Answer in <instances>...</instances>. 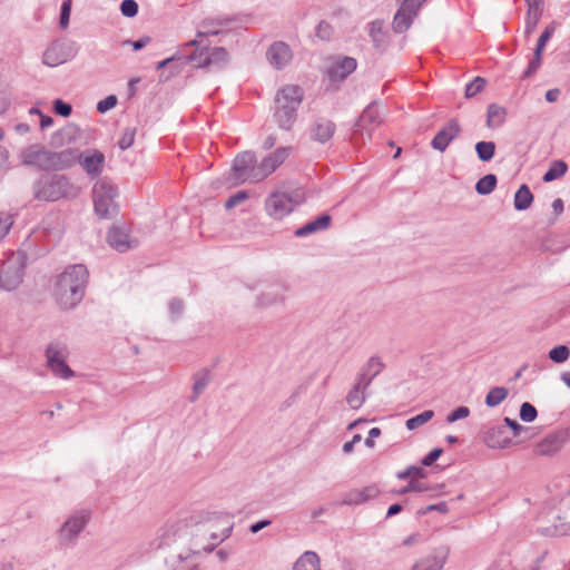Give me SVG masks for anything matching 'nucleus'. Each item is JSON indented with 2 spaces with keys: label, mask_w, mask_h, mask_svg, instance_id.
I'll return each mask as SVG.
<instances>
[{
  "label": "nucleus",
  "mask_w": 570,
  "mask_h": 570,
  "mask_svg": "<svg viewBox=\"0 0 570 570\" xmlns=\"http://www.w3.org/2000/svg\"><path fill=\"white\" fill-rule=\"evenodd\" d=\"M88 278L89 272L83 264L70 265L57 277L53 297L61 309H72L82 301Z\"/></svg>",
  "instance_id": "obj_1"
},
{
  "label": "nucleus",
  "mask_w": 570,
  "mask_h": 570,
  "mask_svg": "<svg viewBox=\"0 0 570 570\" xmlns=\"http://www.w3.org/2000/svg\"><path fill=\"white\" fill-rule=\"evenodd\" d=\"M33 198L39 202H58L73 199L80 194V188L71 183L69 177L59 174L43 175L32 186Z\"/></svg>",
  "instance_id": "obj_2"
},
{
  "label": "nucleus",
  "mask_w": 570,
  "mask_h": 570,
  "mask_svg": "<svg viewBox=\"0 0 570 570\" xmlns=\"http://www.w3.org/2000/svg\"><path fill=\"white\" fill-rule=\"evenodd\" d=\"M302 100L303 90L297 85H287L277 91L274 118L279 128L289 130L293 127Z\"/></svg>",
  "instance_id": "obj_3"
},
{
  "label": "nucleus",
  "mask_w": 570,
  "mask_h": 570,
  "mask_svg": "<svg viewBox=\"0 0 570 570\" xmlns=\"http://www.w3.org/2000/svg\"><path fill=\"white\" fill-rule=\"evenodd\" d=\"M117 196V187L111 180L107 178L97 180L92 187V202L95 213L100 218L111 217L118 210L117 204L115 202Z\"/></svg>",
  "instance_id": "obj_4"
},
{
  "label": "nucleus",
  "mask_w": 570,
  "mask_h": 570,
  "mask_svg": "<svg viewBox=\"0 0 570 570\" xmlns=\"http://www.w3.org/2000/svg\"><path fill=\"white\" fill-rule=\"evenodd\" d=\"M68 355L67 345L60 342L50 343L46 348L48 367L53 375L62 380H69L75 376V372L66 362Z\"/></svg>",
  "instance_id": "obj_5"
},
{
  "label": "nucleus",
  "mask_w": 570,
  "mask_h": 570,
  "mask_svg": "<svg viewBox=\"0 0 570 570\" xmlns=\"http://www.w3.org/2000/svg\"><path fill=\"white\" fill-rule=\"evenodd\" d=\"M301 203V198L276 190L271 193L266 198L265 210L269 217L279 220L289 215Z\"/></svg>",
  "instance_id": "obj_6"
},
{
  "label": "nucleus",
  "mask_w": 570,
  "mask_h": 570,
  "mask_svg": "<svg viewBox=\"0 0 570 570\" xmlns=\"http://www.w3.org/2000/svg\"><path fill=\"white\" fill-rule=\"evenodd\" d=\"M357 67L356 59L352 57L334 58L325 70V77L334 88L344 81Z\"/></svg>",
  "instance_id": "obj_7"
},
{
  "label": "nucleus",
  "mask_w": 570,
  "mask_h": 570,
  "mask_svg": "<svg viewBox=\"0 0 570 570\" xmlns=\"http://www.w3.org/2000/svg\"><path fill=\"white\" fill-rule=\"evenodd\" d=\"M233 170L235 177L242 181L258 183L254 176H257L258 166L256 165V157L252 151H244L237 155L234 159Z\"/></svg>",
  "instance_id": "obj_8"
},
{
  "label": "nucleus",
  "mask_w": 570,
  "mask_h": 570,
  "mask_svg": "<svg viewBox=\"0 0 570 570\" xmlns=\"http://www.w3.org/2000/svg\"><path fill=\"white\" fill-rule=\"evenodd\" d=\"M426 0H404L393 19V29L397 33L406 31Z\"/></svg>",
  "instance_id": "obj_9"
},
{
  "label": "nucleus",
  "mask_w": 570,
  "mask_h": 570,
  "mask_svg": "<svg viewBox=\"0 0 570 570\" xmlns=\"http://www.w3.org/2000/svg\"><path fill=\"white\" fill-rule=\"evenodd\" d=\"M23 266L16 259L6 261L0 267V287L4 291L16 289L22 282Z\"/></svg>",
  "instance_id": "obj_10"
},
{
  "label": "nucleus",
  "mask_w": 570,
  "mask_h": 570,
  "mask_svg": "<svg viewBox=\"0 0 570 570\" xmlns=\"http://www.w3.org/2000/svg\"><path fill=\"white\" fill-rule=\"evenodd\" d=\"M91 518V512L88 509H81L71 514L62 524L60 537L63 540H73L87 525Z\"/></svg>",
  "instance_id": "obj_11"
},
{
  "label": "nucleus",
  "mask_w": 570,
  "mask_h": 570,
  "mask_svg": "<svg viewBox=\"0 0 570 570\" xmlns=\"http://www.w3.org/2000/svg\"><path fill=\"white\" fill-rule=\"evenodd\" d=\"M105 160V155L98 149L78 151L77 161L90 178H96L102 173Z\"/></svg>",
  "instance_id": "obj_12"
},
{
  "label": "nucleus",
  "mask_w": 570,
  "mask_h": 570,
  "mask_svg": "<svg viewBox=\"0 0 570 570\" xmlns=\"http://www.w3.org/2000/svg\"><path fill=\"white\" fill-rule=\"evenodd\" d=\"M382 124V115L379 111L375 101L371 102L362 112L354 126V134L366 132L371 137L372 132Z\"/></svg>",
  "instance_id": "obj_13"
},
{
  "label": "nucleus",
  "mask_w": 570,
  "mask_h": 570,
  "mask_svg": "<svg viewBox=\"0 0 570 570\" xmlns=\"http://www.w3.org/2000/svg\"><path fill=\"white\" fill-rule=\"evenodd\" d=\"M291 147L277 148L273 154L266 156L258 165L257 176H254L259 181L264 180L273 174L289 156Z\"/></svg>",
  "instance_id": "obj_14"
},
{
  "label": "nucleus",
  "mask_w": 570,
  "mask_h": 570,
  "mask_svg": "<svg viewBox=\"0 0 570 570\" xmlns=\"http://www.w3.org/2000/svg\"><path fill=\"white\" fill-rule=\"evenodd\" d=\"M228 59V52L225 48L216 47L213 48L210 51H199L194 52L190 56H186L185 60L189 62H195V67L197 68H204L212 65H219L226 62Z\"/></svg>",
  "instance_id": "obj_15"
},
{
  "label": "nucleus",
  "mask_w": 570,
  "mask_h": 570,
  "mask_svg": "<svg viewBox=\"0 0 570 570\" xmlns=\"http://www.w3.org/2000/svg\"><path fill=\"white\" fill-rule=\"evenodd\" d=\"M461 134V126L458 119H450L444 127H442L431 141V147L440 153L446 150L451 141L458 138Z\"/></svg>",
  "instance_id": "obj_16"
},
{
  "label": "nucleus",
  "mask_w": 570,
  "mask_h": 570,
  "mask_svg": "<svg viewBox=\"0 0 570 570\" xmlns=\"http://www.w3.org/2000/svg\"><path fill=\"white\" fill-rule=\"evenodd\" d=\"M202 521L205 523H222L225 525L219 533L215 531L209 533V538L217 544L232 535L234 523L232 522V515L228 513L206 512Z\"/></svg>",
  "instance_id": "obj_17"
},
{
  "label": "nucleus",
  "mask_w": 570,
  "mask_h": 570,
  "mask_svg": "<svg viewBox=\"0 0 570 570\" xmlns=\"http://www.w3.org/2000/svg\"><path fill=\"white\" fill-rule=\"evenodd\" d=\"M381 494V489L377 484L372 483L363 488L352 489L346 492L342 499L343 505H360L365 504Z\"/></svg>",
  "instance_id": "obj_18"
},
{
  "label": "nucleus",
  "mask_w": 570,
  "mask_h": 570,
  "mask_svg": "<svg viewBox=\"0 0 570 570\" xmlns=\"http://www.w3.org/2000/svg\"><path fill=\"white\" fill-rule=\"evenodd\" d=\"M449 554V547L435 548L429 556L416 561L411 570H442Z\"/></svg>",
  "instance_id": "obj_19"
},
{
  "label": "nucleus",
  "mask_w": 570,
  "mask_h": 570,
  "mask_svg": "<svg viewBox=\"0 0 570 570\" xmlns=\"http://www.w3.org/2000/svg\"><path fill=\"white\" fill-rule=\"evenodd\" d=\"M78 158V149H63L61 151H52L49 155V161L46 171H60L71 168Z\"/></svg>",
  "instance_id": "obj_20"
},
{
  "label": "nucleus",
  "mask_w": 570,
  "mask_h": 570,
  "mask_svg": "<svg viewBox=\"0 0 570 570\" xmlns=\"http://www.w3.org/2000/svg\"><path fill=\"white\" fill-rule=\"evenodd\" d=\"M51 150L46 149L41 145H31L21 151V160L23 165L36 166L41 170H46Z\"/></svg>",
  "instance_id": "obj_21"
},
{
  "label": "nucleus",
  "mask_w": 570,
  "mask_h": 570,
  "mask_svg": "<svg viewBox=\"0 0 570 570\" xmlns=\"http://www.w3.org/2000/svg\"><path fill=\"white\" fill-rule=\"evenodd\" d=\"M336 130L334 121L318 117L309 126V136L313 141L325 144L332 139Z\"/></svg>",
  "instance_id": "obj_22"
},
{
  "label": "nucleus",
  "mask_w": 570,
  "mask_h": 570,
  "mask_svg": "<svg viewBox=\"0 0 570 570\" xmlns=\"http://www.w3.org/2000/svg\"><path fill=\"white\" fill-rule=\"evenodd\" d=\"M107 243L119 253H125L136 246L125 227L112 226L107 234Z\"/></svg>",
  "instance_id": "obj_23"
},
{
  "label": "nucleus",
  "mask_w": 570,
  "mask_h": 570,
  "mask_svg": "<svg viewBox=\"0 0 570 570\" xmlns=\"http://www.w3.org/2000/svg\"><path fill=\"white\" fill-rule=\"evenodd\" d=\"M484 442L491 449H505L512 444V436L505 425H494L484 433Z\"/></svg>",
  "instance_id": "obj_24"
},
{
  "label": "nucleus",
  "mask_w": 570,
  "mask_h": 570,
  "mask_svg": "<svg viewBox=\"0 0 570 570\" xmlns=\"http://www.w3.org/2000/svg\"><path fill=\"white\" fill-rule=\"evenodd\" d=\"M292 58L293 53L289 46L283 41L274 42L267 51V59L269 63L277 69H282L289 63Z\"/></svg>",
  "instance_id": "obj_25"
},
{
  "label": "nucleus",
  "mask_w": 570,
  "mask_h": 570,
  "mask_svg": "<svg viewBox=\"0 0 570 570\" xmlns=\"http://www.w3.org/2000/svg\"><path fill=\"white\" fill-rule=\"evenodd\" d=\"M383 368L384 363L381 361V358L379 356H372L361 367L356 376V381L368 387L372 381L383 371Z\"/></svg>",
  "instance_id": "obj_26"
},
{
  "label": "nucleus",
  "mask_w": 570,
  "mask_h": 570,
  "mask_svg": "<svg viewBox=\"0 0 570 570\" xmlns=\"http://www.w3.org/2000/svg\"><path fill=\"white\" fill-rule=\"evenodd\" d=\"M566 439L563 432L549 434L537 444L535 452L540 455L553 454L562 448Z\"/></svg>",
  "instance_id": "obj_27"
},
{
  "label": "nucleus",
  "mask_w": 570,
  "mask_h": 570,
  "mask_svg": "<svg viewBox=\"0 0 570 570\" xmlns=\"http://www.w3.org/2000/svg\"><path fill=\"white\" fill-rule=\"evenodd\" d=\"M331 224V216L327 214L321 215L313 220L306 223L304 226L295 230L297 237H305L313 233L325 230Z\"/></svg>",
  "instance_id": "obj_28"
},
{
  "label": "nucleus",
  "mask_w": 570,
  "mask_h": 570,
  "mask_svg": "<svg viewBox=\"0 0 570 570\" xmlns=\"http://www.w3.org/2000/svg\"><path fill=\"white\" fill-rule=\"evenodd\" d=\"M67 61V55L61 43H52L46 49L42 56V62L49 67H57Z\"/></svg>",
  "instance_id": "obj_29"
},
{
  "label": "nucleus",
  "mask_w": 570,
  "mask_h": 570,
  "mask_svg": "<svg viewBox=\"0 0 570 570\" xmlns=\"http://www.w3.org/2000/svg\"><path fill=\"white\" fill-rule=\"evenodd\" d=\"M366 387L355 380L354 385L346 395V403L353 410H358L366 400Z\"/></svg>",
  "instance_id": "obj_30"
},
{
  "label": "nucleus",
  "mask_w": 570,
  "mask_h": 570,
  "mask_svg": "<svg viewBox=\"0 0 570 570\" xmlns=\"http://www.w3.org/2000/svg\"><path fill=\"white\" fill-rule=\"evenodd\" d=\"M554 528L560 534H570V495L561 502L560 514Z\"/></svg>",
  "instance_id": "obj_31"
},
{
  "label": "nucleus",
  "mask_w": 570,
  "mask_h": 570,
  "mask_svg": "<svg viewBox=\"0 0 570 570\" xmlns=\"http://www.w3.org/2000/svg\"><path fill=\"white\" fill-rule=\"evenodd\" d=\"M368 33L377 49H384L389 41L387 33L383 30V21L374 20L368 23Z\"/></svg>",
  "instance_id": "obj_32"
},
{
  "label": "nucleus",
  "mask_w": 570,
  "mask_h": 570,
  "mask_svg": "<svg viewBox=\"0 0 570 570\" xmlns=\"http://www.w3.org/2000/svg\"><path fill=\"white\" fill-rule=\"evenodd\" d=\"M294 570H321L318 556L314 551L304 552L294 563Z\"/></svg>",
  "instance_id": "obj_33"
},
{
  "label": "nucleus",
  "mask_w": 570,
  "mask_h": 570,
  "mask_svg": "<svg viewBox=\"0 0 570 570\" xmlns=\"http://www.w3.org/2000/svg\"><path fill=\"white\" fill-rule=\"evenodd\" d=\"M533 202V194L531 193L528 185L522 184L514 194V208L517 210L528 209Z\"/></svg>",
  "instance_id": "obj_34"
},
{
  "label": "nucleus",
  "mask_w": 570,
  "mask_h": 570,
  "mask_svg": "<svg viewBox=\"0 0 570 570\" xmlns=\"http://www.w3.org/2000/svg\"><path fill=\"white\" fill-rule=\"evenodd\" d=\"M228 19H205L202 22L203 31L197 32V37L216 36L222 31V27L228 23Z\"/></svg>",
  "instance_id": "obj_35"
},
{
  "label": "nucleus",
  "mask_w": 570,
  "mask_h": 570,
  "mask_svg": "<svg viewBox=\"0 0 570 570\" xmlns=\"http://www.w3.org/2000/svg\"><path fill=\"white\" fill-rule=\"evenodd\" d=\"M505 110L497 104H490L487 111L488 127H498L504 122Z\"/></svg>",
  "instance_id": "obj_36"
},
{
  "label": "nucleus",
  "mask_w": 570,
  "mask_h": 570,
  "mask_svg": "<svg viewBox=\"0 0 570 570\" xmlns=\"http://www.w3.org/2000/svg\"><path fill=\"white\" fill-rule=\"evenodd\" d=\"M568 166L563 160H554L551 163L549 169L543 175L542 179L546 183L553 181L562 177L567 173Z\"/></svg>",
  "instance_id": "obj_37"
},
{
  "label": "nucleus",
  "mask_w": 570,
  "mask_h": 570,
  "mask_svg": "<svg viewBox=\"0 0 570 570\" xmlns=\"http://www.w3.org/2000/svg\"><path fill=\"white\" fill-rule=\"evenodd\" d=\"M497 183V176L493 174H488L476 181L475 191L479 195H489L494 190Z\"/></svg>",
  "instance_id": "obj_38"
},
{
  "label": "nucleus",
  "mask_w": 570,
  "mask_h": 570,
  "mask_svg": "<svg viewBox=\"0 0 570 570\" xmlns=\"http://www.w3.org/2000/svg\"><path fill=\"white\" fill-rule=\"evenodd\" d=\"M508 394H509L508 389H505L503 386L492 387L485 396V404L489 407L498 406L500 403H502L507 399Z\"/></svg>",
  "instance_id": "obj_39"
},
{
  "label": "nucleus",
  "mask_w": 570,
  "mask_h": 570,
  "mask_svg": "<svg viewBox=\"0 0 570 570\" xmlns=\"http://www.w3.org/2000/svg\"><path fill=\"white\" fill-rule=\"evenodd\" d=\"M209 382V376L207 372L198 373L195 375V381L193 385V394L190 396V402H195L198 400L199 395L205 391Z\"/></svg>",
  "instance_id": "obj_40"
},
{
  "label": "nucleus",
  "mask_w": 570,
  "mask_h": 570,
  "mask_svg": "<svg viewBox=\"0 0 570 570\" xmlns=\"http://www.w3.org/2000/svg\"><path fill=\"white\" fill-rule=\"evenodd\" d=\"M475 151L481 161H489L495 153V144L493 141H479L475 145Z\"/></svg>",
  "instance_id": "obj_41"
},
{
  "label": "nucleus",
  "mask_w": 570,
  "mask_h": 570,
  "mask_svg": "<svg viewBox=\"0 0 570 570\" xmlns=\"http://www.w3.org/2000/svg\"><path fill=\"white\" fill-rule=\"evenodd\" d=\"M434 416V412L431 410H426L406 421V428L409 430H415L419 426L428 423Z\"/></svg>",
  "instance_id": "obj_42"
},
{
  "label": "nucleus",
  "mask_w": 570,
  "mask_h": 570,
  "mask_svg": "<svg viewBox=\"0 0 570 570\" xmlns=\"http://www.w3.org/2000/svg\"><path fill=\"white\" fill-rule=\"evenodd\" d=\"M181 529V525L179 523H174L171 525H168L166 529H164L163 534L160 535V542L159 547L169 546L175 538L177 537L179 530Z\"/></svg>",
  "instance_id": "obj_43"
},
{
  "label": "nucleus",
  "mask_w": 570,
  "mask_h": 570,
  "mask_svg": "<svg viewBox=\"0 0 570 570\" xmlns=\"http://www.w3.org/2000/svg\"><path fill=\"white\" fill-rule=\"evenodd\" d=\"M430 490L431 487L428 483L416 479H411L409 483L399 491V494H406L410 492H426Z\"/></svg>",
  "instance_id": "obj_44"
},
{
  "label": "nucleus",
  "mask_w": 570,
  "mask_h": 570,
  "mask_svg": "<svg viewBox=\"0 0 570 570\" xmlns=\"http://www.w3.org/2000/svg\"><path fill=\"white\" fill-rule=\"evenodd\" d=\"M487 85V81L482 77H475L471 82L465 86V97L472 98L481 92Z\"/></svg>",
  "instance_id": "obj_45"
},
{
  "label": "nucleus",
  "mask_w": 570,
  "mask_h": 570,
  "mask_svg": "<svg viewBox=\"0 0 570 570\" xmlns=\"http://www.w3.org/2000/svg\"><path fill=\"white\" fill-rule=\"evenodd\" d=\"M570 356V350L566 345H558L549 352V357L554 363H563Z\"/></svg>",
  "instance_id": "obj_46"
},
{
  "label": "nucleus",
  "mask_w": 570,
  "mask_h": 570,
  "mask_svg": "<svg viewBox=\"0 0 570 570\" xmlns=\"http://www.w3.org/2000/svg\"><path fill=\"white\" fill-rule=\"evenodd\" d=\"M135 136H136V129L135 128H126L118 141V146L121 150H126L128 149L129 147L132 146L134 141H135Z\"/></svg>",
  "instance_id": "obj_47"
},
{
  "label": "nucleus",
  "mask_w": 570,
  "mask_h": 570,
  "mask_svg": "<svg viewBox=\"0 0 570 570\" xmlns=\"http://www.w3.org/2000/svg\"><path fill=\"white\" fill-rule=\"evenodd\" d=\"M537 409L532 404H530L529 402L522 403L520 407V419L523 422L530 423L537 419Z\"/></svg>",
  "instance_id": "obj_48"
},
{
  "label": "nucleus",
  "mask_w": 570,
  "mask_h": 570,
  "mask_svg": "<svg viewBox=\"0 0 570 570\" xmlns=\"http://www.w3.org/2000/svg\"><path fill=\"white\" fill-rule=\"evenodd\" d=\"M120 12L127 18H132L138 13V4L135 0H122L120 3Z\"/></svg>",
  "instance_id": "obj_49"
},
{
  "label": "nucleus",
  "mask_w": 570,
  "mask_h": 570,
  "mask_svg": "<svg viewBox=\"0 0 570 570\" xmlns=\"http://www.w3.org/2000/svg\"><path fill=\"white\" fill-rule=\"evenodd\" d=\"M541 55L542 52L534 50L533 58L530 60L527 69L523 72V78H529L537 72V70L541 66Z\"/></svg>",
  "instance_id": "obj_50"
},
{
  "label": "nucleus",
  "mask_w": 570,
  "mask_h": 570,
  "mask_svg": "<svg viewBox=\"0 0 570 570\" xmlns=\"http://www.w3.org/2000/svg\"><path fill=\"white\" fill-rule=\"evenodd\" d=\"M333 35V27L326 22L321 21L316 27V37L322 40H330Z\"/></svg>",
  "instance_id": "obj_51"
},
{
  "label": "nucleus",
  "mask_w": 570,
  "mask_h": 570,
  "mask_svg": "<svg viewBox=\"0 0 570 570\" xmlns=\"http://www.w3.org/2000/svg\"><path fill=\"white\" fill-rule=\"evenodd\" d=\"M53 110L57 115L61 117H69L72 112V107L70 104L65 102L61 99H57L53 102Z\"/></svg>",
  "instance_id": "obj_52"
},
{
  "label": "nucleus",
  "mask_w": 570,
  "mask_h": 570,
  "mask_svg": "<svg viewBox=\"0 0 570 570\" xmlns=\"http://www.w3.org/2000/svg\"><path fill=\"white\" fill-rule=\"evenodd\" d=\"M469 414H470V410L468 406H459L458 409H455L448 415L446 422L454 423L459 420L468 417Z\"/></svg>",
  "instance_id": "obj_53"
},
{
  "label": "nucleus",
  "mask_w": 570,
  "mask_h": 570,
  "mask_svg": "<svg viewBox=\"0 0 570 570\" xmlns=\"http://www.w3.org/2000/svg\"><path fill=\"white\" fill-rule=\"evenodd\" d=\"M248 198V194L247 191L245 190H239L237 191L236 194H234L233 196H230L226 204H225V207L227 209H230V208H234L235 206H237L238 204L245 202L246 199Z\"/></svg>",
  "instance_id": "obj_54"
},
{
  "label": "nucleus",
  "mask_w": 570,
  "mask_h": 570,
  "mask_svg": "<svg viewBox=\"0 0 570 570\" xmlns=\"http://www.w3.org/2000/svg\"><path fill=\"white\" fill-rule=\"evenodd\" d=\"M57 134L60 135L63 139H66L68 142H70L76 138V136L80 134V129L76 125H68Z\"/></svg>",
  "instance_id": "obj_55"
},
{
  "label": "nucleus",
  "mask_w": 570,
  "mask_h": 570,
  "mask_svg": "<svg viewBox=\"0 0 570 570\" xmlns=\"http://www.w3.org/2000/svg\"><path fill=\"white\" fill-rule=\"evenodd\" d=\"M554 32V28L549 26L544 29V31L541 33V36L539 37L538 39V43H537V47H535V51H539V52H542L547 42L549 41V39L552 37Z\"/></svg>",
  "instance_id": "obj_56"
},
{
  "label": "nucleus",
  "mask_w": 570,
  "mask_h": 570,
  "mask_svg": "<svg viewBox=\"0 0 570 570\" xmlns=\"http://www.w3.org/2000/svg\"><path fill=\"white\" fill-rule=\"evenodd\" d=\"M116 105H117V97L114 95H110L97 104V110L99 112L104 114V112L110 110L111 108H114Z\"/></svg>",
  "instance_id": "obj_57"
},
{
  "label": "nucleus",
  "mask_w": 570,
  "mask_h": 570,
  "mask_svg": "<svg viewBox=\"0 0 570 570\" xmlns=\"http://www.w3.org/2000/svg\"><path fill=\"white\" fill-rule=\"evenodd\" d=\"M70 10H71V0H65L62 2L61 13H60V26L63 29L68 27Z\"/></svg>",
  "instance_id": "obj_58"
},
{
  "label": "nucleus",
  "mask_w": 570,
  "mask_h": 570,
  "mask_svg": "<svg viewBox=\"0 0 570 570\" xmlns=\"http://www.w3.org/2000/svg\"><path fill=\"white\" fill-rule=\"evenodd\" d=\"M443 453L441 448H435L431 452H429L422 460L421 463L423 466L432 465Z\"/></svg>",
  "instance_id": "obj_59"
},
{
  "label": "nucleus",
  "mask_w": 570,
  "mask_h": 570,
  "mask_svg": "<svg viewBox=\"0 0 570 570\" xmlns=\"http://www.w3.org/2000/svg\"><path fill=\"white\" fill-rule=\"evenodd\" d=\"M13 225V219L11 216L0 217V240H2L6 235L10 232Z\"/></svg>",
  "instance_id": "obj_60"
},
{
  "label": "nucleus",
  "mask_w": 570,
  "mask_h": 570,
  "mask_svg": "<svg viewBox=\"0 0 570 570\" xmlns=\"http://www.w3.org/2000/svg\"><path fill=\"white\" fill-rule=\"evenodd\" d=\"M184 309V303L179 298H173L169 303V311L173 314V316L178 317Z\"/></svg>",
  "instance_id": "obj_61"
},
{
  "label": "nucleus",
  "mask_w": 570,
  "mask_h": 570,
  "mask_svg": "<svg viewBox=\"0 0 570 570\" xmlns=\"http://www.w3.org/2000/svg\"><path fill=\"white\" fill-rule=\"evenodd\" d=\"M504 425L510 428L512 430V436L520 435L521 431L524 429L521 424H519L515 420H512L510 417H504Z\"/></svg>",
  "instance_id": "obj_62"
},
{
  "label": "nucleus",
  "mask_w": 570,
  "mask_h": 570,
  "mask_svg": "<svg viewBox=\"0 0 570 570\" xmlns=\"http://www.w3.org/2000/svg\"><path fill=\"white\" fill-rule=\"evenodd\" d=\"M428 475V472L423 469V466L417 465H411V479L420 480L425 479Z\"/></svg>",
  "instance_id": "obj_63"
},
{
  "label": "nucleus",
  "mask_w": 570,
  "mask_h": 570,
  "mask_svg": "<svg viewBox=\"0 0 570 570\" xmlns=\"http://www.w3.org/2000/svg\"><path fill=\"white\" fill-rule=\"evenodd\" d=\"M431 511H438L440 513H448L449 507L446 502H440L435 504H430L425 508L424 513L431 512Z\"/></svg>",
  "instance_id": "obj_64"
}]
</instances>
